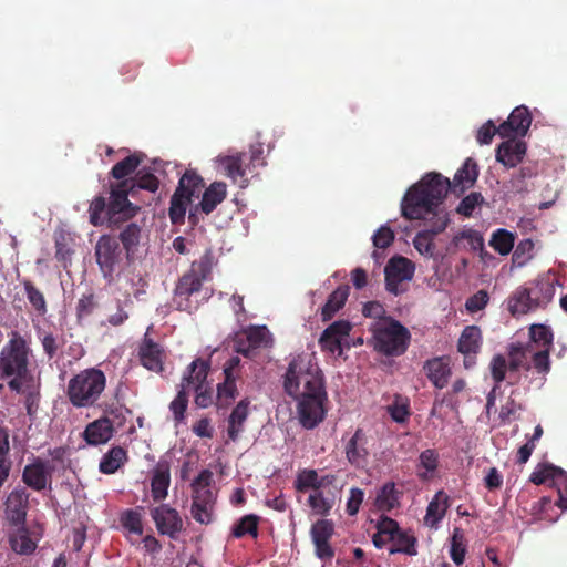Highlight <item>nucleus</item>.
<instances>
[{"label": "nucleus", "instance_id": "38", "mask_svg": "<svg viewBox=\"0 0 567 567\" xmlns=\"http://www.w3.org/2000/svg\"><path fill=\"white\" fill-rule=\"evenodd\" d=\"M25 297L33 311L43 317L48 312V305L43 292L29 279L22 281Z\"/></svg>", "mask_w": 567, "mask_h": 567}, {"label": "nucleus", "instance_id": "2", "mask_svg": "<svg viewBox=\"0 0 567 567\" xmlns=\"http://www.w3.org/2000/svg\"><path fill=\"white\" fill-rule=\"evenodd\" d=\"M477 177L478 166L471 157L457 169L453 181L436 172L426 173L406 190L401 202V214L408 220H415L441 207L449 190L455 196L464 194L474 186Z\"/></svg>", "mask_w": 567, "mask_h": 567}, {"label": "nucleus", "instance_id": "58", "mask_svg": "<svg viewBox=\"0 0 567 567\" xmlns=\"http://www.w3.org/2000/svg\"><path fill=\"white\" fill-rule=\"evenodd\" d=\"M553 485L557 489L558 499L555 504L561 509H567V473L560 468Z\"/></svg>", "mask_w": 567, "mask_h": 567}, {"label": "nucleus", "instance_id": "62", "mask_svg": "<svg viewBox=\"0 0 567 567\" xmlns=\"http://www.w3.org/2000/svg\"><path fill=\"white\" fill-rule=\"evenodd\" d=\"M190 389L196 392L195 404L199 408H207L213 403V393L210 389L204 388L205 381L197 382L193 379Z\"/></svg>", "mask_w": 567, "mask_h": 567}, {"label": "nucleus", "instance_id": "51", "mask_svg": "<svg viewBox=\"0 0 567 567\" xmlns=\"http://www.w3.org/2000/svg\"><path fill=\"white\" fill-rule=\"evenodd\" d=\"M215 262L214 252L210 248H208L198 260L192 262L188 270H194L198 277L206 281L210 277Z\"/></svg>", "mask_w": 567, "mask_h": 567}, {"label": "nucleus", "instance_id": "23", "mask_svg": "<svg viewBox=\"0 0 567 567\" xmlns=\"http://www.w3.org/2000/svg\"><path fill=\"white\" fill-rule=\"evenodd\" d=\"M482 346V331L477 326H467L461 333L458 339L457 349L464 354V364L466 368H471L475 362L471 358L476 355Z\"/></svg>", "mask_w": 567, "mask_h": 567}, {"label": "nucleus", "instance_id": "41", "mask_svg": "<svg viewBox=\"0 0 567 567\" xmlns=\"http://www.w3.org/2000/svg\"><path fill=\"white\" fill-rule=\"evenodd\" d=\"M237 378L225 377L224 382L217 385V406L224 409L229 406L236 399L238 391L236 385Z\"/></svg>", "mask_w": 567, "mask_h": 567}, {"label": "nucleus", "instance_id": "1", "mask_svg": "<svg viewBox=\"0 0 567 567\" xmlns=\"http://www.w3.org/2000/svg\"><path fill=\"white\" fill-rule=\"evenodd\" d=\"M285 392L297 401L300 424L316 427L327 414L328 394L322 370L312 354L292 358L284 375Z\"/></svg>", "mask_w": 567, "mask_h": 567}, {"label": "nucleus", "instance_id": "32", "mask_svg": "<svg viewBox=\"0 0 567 567\" xmlns=\"http://www.w3.org/2000/svg\"><path fill=\"white\" fill-rule=\"evenodd\" d=\"M525 286L518 287L507 299V310L512 316L517 317L535 311L533 301L529 297Z\"/></svg>", "mask_w": 567, "mask_h": 567}, {"label": "nucleus", "instance_id": "48", "mask_svg": "<svg viewBox=\"0 0 567 567\" xmlns=\"http://www.w3.org/2000/svg\"><path fill=\"white\" fill-rule=\"evenodd\" d=\"M55 258L63 264V267L66 268L68 264L71 261V256L73 250L71 248L70 235L65 231H60L55 235Z\"/></svg>", "mask_w": 567, "mask_h": 567}, {"label": "nucleus", "instance_id": "47", "mask_svg": "<svg viewBox=\"0 0 567 567\" xmlns=\"http://www.w3.org/2000/svg\"><path fill=\"white\" fill-rule=\"evenodd\" d=\"M245 339L251 343L255 350L266 348L271 342L270 332L266 326H250L244 330Z\"/></svg>", "mask_w": 567, "mask_h": 567}, {"label": "nucleus", "instance_id": "30", "mask_svg": "<svg viewBox=\"0 0 567 567\" xmlns=\"http://www.w3.org/2000/svg\"><path fill=\"white\" fill-rule=\"evenodd\" d=\"M227 186L224 182L212 183L199 202L200 213L209 215L226 198Z\"/></svg>", "mask_w": 567, "mask_h": 567}, {"label": "nucleus", "instance_id": "16", "mask_svg": "<svg viewBox=\"0 0 567 567\" xmlns=\"http://www.w3.org/2000/svg\"><path fill=\"white\" fill-rule=\"evenodd\" d=\"M140 363L148 371L162 373L166 359L163 347L153 339L144 337L137 350Z\"/></svg>", "mask_w": 567, "mask_h": 567}, {"label": "nucleus", "instance_id": "7", "mask_svg": "<svg viewBox=\"0 0 567 567\" xmlns=\"http://www.w3.org/2000/svg\"><path fill=\"white\" fill-rule=\"evenodd\" d=\"M203 186L204 181L195 171L188 169L179 178L168 208V216L173 225L184 224L187 208L193 197L199 194Z\"/></svg>", "mask_w": 567, "mask_h": 567}, {"label": "nucleus", "instance_id": "14", "mask_svg": "<svg viewBox=\"0 0 567 567\" xmlns=\"http://www.w3.org/2000/svg\"><path fill=\"white\" fill-rule=\"evenodd\" d=\"M385 288L390 293L398 296L402 292L400 284L411 280L414 275V265L405 257L396 256L389 260L384 268Z\"/></svg>", "mask_w": 567, "mask_h": 567}, {"label": "nucleus", "instance_id": "63", "mask_svg": "<svg viewBox=\"0 0 567 567\" xmlns=\"http://www.w3.org/2000/svg\"><path fill=\"white\" fill-rule=\"evenodd\" d=\"M122 525L133 534L142 535L143 533L141 515L133 509H128L123 514Z\"/></svg>", "mask_w": 567, "mask_h": 567}, {"label": "nucleus", "instance_id": "6", "mask_svg": "<svg viewBox=\"0 0 567 567\" xmlns=\"http://www.w3.org/2000/svg\"><path fill=\"white\" fill-rule=\"evenodd\" d=\"M373 349L386 357L404 354L411 343V332L399 320L388 317L371 324Z\"/></svg>", "mask_w": 567, "mask_h": 567}, {"label": "nucleus", "instance_id": "34", "mask_svg": "<svg viewBox=\"0 0 567 567\" xmlns=\"http://www.w3.org/2000/svg\"><path fill=\"white\" fill-rule=\"evenodd\" d=\"M141 238L142 228L136 223H128L120 233L118 240L122 243L123 249L126 252V259H131L135 254Z\"/></svg>", "mask_w": 567, "mask_h": 567}, {"label": "nucleus", "instance_id": "8", "mask_svg": "<svg viewBox=\"0 0 567 567\" xmlns=\"http://www.w3.org/2000/svg\"><path fill=\"white\" fill-rule=\"evenodd\" d=\"M213 473L203 470L192 483V516L200 524L208 525L213 522L216 494L212 489Z\"/></svg>", "mask_w": 567, "mask_h": 567}, {"label": "nucleus", "instance_id": "24", "mask_svg": "<svg viewBox=\"0 0 567 567\" xmlns=\"http://www.w3.org/2000/svg\"><path fill=\"white\" fill-rule=\"evenodd\" d=\"M114 426L107 416H102L90 422L83 432V439L89 445H100L107 443L114 435Z\"/></svg>", "mask_w": 567, "mask_h": 567}, {"label": "nucleus", "instance_id": "45", "mask_svg": "<svg viewBox=\"0 0 567 567\" xmlns=\"http://www.w3.org/2000/svg\"><path fill=\"white\" fill-rule=\"evenodd\" d=\"M529 337L533 343L537 344L542 350H550L553 347L554 333L548 326L532 324L529 328Z\"/></svg>", "mask_w": 567, "mask_h": 567}, {"label": "nucleus", "instance_id": "29", "mask_svg": "<svg viewBox=\"0 0 567 567\" xmlns=\"http://www.w3.org/2000/svg\"><path fill=\"white\" fill-rule=\"evenodd\" d=\"M424 371L435 388L443 389L451 375L450 361L445 357L430 359L424 364Z\"/></svg>", "mask_w": 567, "mask_h": 567}, {"label": "nucleus", "instance_id": "33", "mask_svg": "<svg viewBox=\"0 0 567 567\" xmlns=\"http://www.w3.org/2000/svg\"><path fill=\"white\" fill-rule=\"evenodd\" d=\"M126 461V450L122 446H114L103 455L99 470L103 474H114Z\"/></svg>", "mask_w": 567, "mask_h": 567}, {"label": "nucleus", "instance_id": "60", "mask_svg": "<svg viewBox=\"0 0 567 567\" xmlns=\"http://www.w3.org/2000/svg\"><path fill=\"white\" fill-rule=\"evenodd\" d=\"M97 302L93 292L83 295L76 303V317L82 319L89 317L96 309Z\"/></svg>", "mask_w": 567, "mask_h": 567}, {"label": "nucleus", "instance_id": "56", "mask_svg": "<svg viewBox=\"0 0 567 567\" xmlns=\"http://www.w3.org/2000/svg\"><path fill=\"white\" fill-rule=\"evenodd\" d=\"M310 533L313 543L329 542L333 534V524L328 519H320L312 525Z\"/></svg>", "mask_w": 567, "mask_h": 567}, {"label": "nucleus", "instance_id": "5", "mask_svg": "<svg viewBox=\"0 0 567 567\" xmlns=\"http://www.w3.org/2000/svg\"><path fill=\"white\" fill-rule=\"evenodd\" d=\"M106 389V375L97 368H87L68 381L65 395L76 409L93 408Z\"/></svg>", "mask_w": 567, "mask_h": 567}, {"label": "nucleus", "instance_id": "19", "mask_svg": "<svg viewBox=\"0 0 567 567\" xmlns=\"http://www.w3.org/2000/svg\"><path fill=\"white\" fill-rule=\"evenodd\" d=\"M351 329L352 326L348 320H338L331 323L323 330L321 337L319 338L321 350L332 354L336 352L341 354V342L346 337L349 336Z\"/></svg>", "mask_w": 567, "mask_h": 567}, {"label": "nucleus", "instance_id": "61", "mask_svg": "<svg viewBox=\"0 0 567 567\" xmlns=\"http://www.w3.org/2000/svg\"><path fill=\"white\" fill-rule=\"evenodd\" d=\"M507 371V360L505 357L502 354L495 355L491 362V374L496 383L495 386H498V384L505 380Z\"/></svg>", "mask_w": 567, "mask_h": 567}, {"label": "nucleus", "instance_id": "31", "mask_svg": "<svg viewBox=\"0 0 567 567\" xmlns=\"http://www.w3.org/2000/svg\"><path fill=\"white\" fill-rule=\"evenodd\" d=\"M349 293L350 287L348 285H342L329 295L327 302L321 308L322 321L331 320L334 315L341 308H343L346 301L348 300Z\"/></svg>", "mask_w": 567, "mask_h": 567}, {"label": "nucleus", "instance_id": "17", "mask_svg": "<svg viewBox=\"0 0 567 567\" xmlns=\"http://www.w3.org/2000/svg\"><path fill=\"white\" fill-rule=\"evenodd\" d=\"M369 439L362 429H357L344 444V454L348 462L357 467L364 468L369 464Z\"/></svg>", "mask_w": 567, "mask_h": 567}, {"label": "nucleus", "instance_id": "27", "mask_svg": "<svg viewBox=\"0 0 567 567\" xmlns=\"http://www.w3.org/2000/svg\"><path fill=\"white\" fill-rule=\"evenodd\" d=\"M250 403L248 398L241 399L227 419V436L233 442H236L244 432V424L249 415Z\"/></svg>", "mask_w": 567, "mask_h": 567}, {"label": "nucleus", "instance_id": "64", "mask_svg": "<svg viewBox=\"0 0 567 567\" xmlns=\"http://www.w3.org/2000/svg\"><path fill=\"white\" fill-rule=\"evenodd\" d=\"M394 240V233L389 226H381L373 235L372 241L377 248H388Z\"/></svg>", "mask_w": 567, "mask_h": 567}, {"label": "nucleus", "instance_id": "37", "mask_svg": "<svg viewBox=\"0 0 567 567\" xmlns=\"http://www.w3.org/2000/svg\"><path fill=\"white\" fill-rule=\"evenodd\" d=\"M401 493L395 488L393 482L385 483L375 497V506L379 511L390 512L400 504Z\"/></svg>", "mask_w": 567, "mask_h": 567}, {"label": "nucleus", "instance_id": "53", "mask_svg": "<svg viewBox=\"0 0 567 567\" xmlns=\"http://www.w3.org/2000/svg\"><path fill=\"white\" fill-rule=\"evenodd\" d=\"M466 554V544L464 539V535L461 530V528L456 527L453 530V535L451 538V548H450V555L452 560L456 565H461L464 563Z\"/></svg>", "mask_w": 567, "mask_h": 567}, {"label": "nucleus", "instance_id": "40", "mask_svg": "<svg viewBox=\"0 0 567 567\" xmlns=\"http://www.w3.org/2000/svg\"><path fill=\"white\" fill-rule=\"evenodd\" d=\"M9 451V433L0 425V488L8 481L12 466V463L8 457Z\"/></svg>", "mask_w": 567, "mask_h": 567}, {"label": "nucleus", "instance_id": "54", "mask_svg": "<svg viewBox=\"0 0 567 567\" xmlns=\"http://www.w3.org/2000/svg\"><path fill=\"white\" fill-rule=\"evenodd\" d=\"M484 203V197L480 192H472L456 207V213L464 217H472L474 210Z\"/></svg>", "mask_w": 567, "mask_h": 567}, {"label": "nucleus", "instance_id": "11", "mask_svg": "<svg viewBox=\"0 0 567 567\" xmlns=\"http://www.w3.org/2000/svg\"><path fill=\"white\" fill-rule=\"evenodd\" d=\"M427 216H431L429 218V229L419 231L413 239V245L421 255L432 256L434 251V237L446 229L450 224V217L443 208L439 207L433 212H426L417 219H427Z\"/></svg>", "mask_w": 567, "mask_h": 567}, {"label": "nucleus", "instance_id": "25", "mask_svg": "<svg viewBox=\"0 0 567 567\" xmlns=\"http://www.w3.org/2000/svg\"><path fill=\"white\" fill-rule=\"evenodd\" d=\"M484 248V238L478 230L468 228L457 233L447 246L450 254H456L460 250L482 251Z\"/></svg>", "mask_w": 567, "mask_h": 567}, {"label": "nucleus", "instance_id": "10", "mask_svg": "<svg viewBox=\"0 0 567 567\" xmlns=\"http://www.w3.org/2000/svg\"><path fill=\"white\" fill-rule=\"evenodd\" d=\"M95 258L103 277L111 281L114 272L121 268L124 259H126V252L120 246L116 237L102 235L95 245Z\"/></svg>", "mask_w": 567, "mask_h": 567}, {"label": "nucleus", "instance_id": "15", "mask_svg": "<svg viewBox=\"0 0 567 567\" xmlns=\"http://www.w3.org/2000/svg\"><path fill=\"white\" fill-rule=\"evenodd\" d=\"M151 516L162 535L176 538L177 534L183 529V520L179 513L166 504L152 508Z\"/></svg>", "mask_w": 567, "mask_h": 567}, {"label": "nucleus", "instance_id": "28", "mask_svg": "<svg viewBox=\"0 0 567 567\" xmlns=\"http://www.w3.org/2000/svg\"><path fill=\"white\" fill-rule=\"evenodd\" d=\"M244 153L236 155L219 156L218 162L227 177L234 183H238L240 187L247 186L246 177L247 166H244Z\"/></svg>", "mask_w": 567, "mask_h": 567}, {"label": "nucleus", "instance_id": "13", "mask_svg": "<svg viewBox=\"0 0 567 567\" xmlns=\"http://www.w3.org/2000/svg\"><path fill=\"white\" fill-rule=\"evenodd\" d=\"M53 466L50 461L34 457L22 471V482L35 492H42L51 487Z\"/></svg>", "mask_w": 567, "mask_h": 567}, {"label": "nucleus", "instance_id": "57", "mask_svg": "<svg viewBox=\"0 0 567 567\" xmlns=\"http://www.w3.org/2000/svg\"><path fill=\"white\" fill-rule=\"evenodd\" d=\"M318 473L315 470L301 471L295 481V487L298 492H305L308 488L317 491Z\"/></svg>", "mask_w": 567, "mask_h": 567}, {"label": "nucleus", "instance_id": "49", "mask_svg": "<svg viewBox=\"0 0 567 567\" xmlns=\"http://www.w3.org/2000/svg\"><path fill=\"white\" fill-rule=\"evenodd\" d=\"M447 499L449 497L444 494V492H439L434 499L430 502L426 509V520L434 524L441 520L445 512L447 509Z\"/></svg>", "mask_w": 567, "mask_h": 567}, {"label": "nucleus", "instance_id": "39", "mask_svg": "<svg viewBox=\"0 0 567 567\" xmlns=\"http://www.w3.org/2000/svg\"><path fill=\"white\" fill-rule=\"evenodd\" d=\"M9 543L12 550L20 555H30L37 548L23 525L18 526L17 532L10 535Z\"/></svg>", "mask_w": 567, "mask_h": 567}, {"label": "nucleus", "instance_id": "20", "mask_svg": "<svg viewBox=\"0 0 567 567\" xmlns=\"http://www.w3.org/2000/svg\"><path fill=\"white\" fill-rule=\"evenodd\" d=\"M29 494L22 487L14 488L4 502L7 519L14 526L24 525Z\"/></svg>", "mask_w": 567, "mask_h": 567}, {"label": "nucleus", "instance_id": "55", "mask_svg": "<svg viewBox=\"0 0 567 567\" xmlns=\"http://www.w3.org/2000/svg\"><path fill=\"white\" fill-rule=\"evenodd\" d=\"M525 350L522 346H512L509 350V359L507 361V369L509 372V384L517 382V377L513 378V373L517 372L524 365Z\"/></svg>", "mask_w": 567, "mask_h": 567}, {"label": "nucleus", "instance_id": "44", "mask_svg": "<svg viewBox=\"0 0 567 567\" xmlns=\"http://www.w3.org/2000/svg\"><path fill=\"white\" fill-rule=\"evenodd\" d=\"M258 522L259 517L256 515H245L233 527L231 535L235 538H241L245 535H250L256 538L258 536Z\"/></svg>", "mask_w": 567, "mask_h": 567}, {"label": "nucleus", "instance_id": "4", "mask_svg": "<svg viewBox=\"0 0 567 567\" xmlns=\"http://www.w3.org/2000/svg\"><path fill=\"white\" fill-rule=\"evenodd\" d=\"M31 358L28 339L18 331H11L0 350V380L7 382L10 391L20 393L24 385L35 382Z\"/></svg>", "mask_w": 567, "mask_h": 567}, {"label": "nucleus", "instance_id": "35", "mask_svg": "<svg viewBox=\"0 0 567 567\" xmlns=\"http://www.w3.org/2000/svg\"><path fill=\"white\" fill-rule=\"evenodd\" d=\"M143 158L144 154L142 153L135 152L130 154L112 167L110 172L111 176L121 182L127 179L126 177L132 175L137 169V167L143 162Z\"/></svg>", "mask_w": 567, "mask_h": 567}, {"label": "nucleus", "instance_id": "42", "mask_svg": "<svg viewBox=\"0 0 567 567\" xmlns=\"http://www.w3.org/2000/svg\"><path fill=\"white\" fill-rule=\"evenodd\" d=\"M515 243V236L506 229H497L493 233L489 245L499 255H508Z\"/></svg>", "mask_w": 567, "mask_h": 567}, {"label": "nucleus", "instance_id": "12", "mask_svg": "<svg viewBox=\"0 0 567 567\" xmlns=\"http://www.w3.org/2000/svg\"><path fill=\"white\" fill-rule=\"evenodd\" d=\"M204 281L194 270L183 274L176 282L173 295V302L177 310L192 313L198 308V301H194L192 297L200 292Z\"/></svg>", "mask_w": 567, "mask_h": 567}, {"label": "nucleus", "instance_id": "50", "mask_svg": "<svg viewBox=\"0 0 567 567\" xmlns=\"http://www.w3.org/2000/svg\"><path fill=\"white\" fill-rule=\"evenodd\" d=\"M386 411L394 422L404 423L410 416L409 400L396 394L393 402L386 406Z\"/></svg>", "mask_w": 567, "mask_h": 567}, {"label": "nucleus", "instance_id": "46", "mask_svg": "<svg viewBox=\"0 0 567 567\" xmlns=\"http://www.w3.org/2000/svg\"><path fill=\"white\" fill-rule=\"evenodd\" d=\"M393 547L390 548L391 554L403 553L410 556L416 555L415 543L416 539L413 535L406 532L399 530L398 534L391 539Z\"/></svg>", "mask_w": 567, "mask_h": 567}, {"label": "nucleus", "instance_id": "59", "mask_svg": "<svg viewBox=\"0 0 567 567\" xmlns=\"http://www.w3.org/2000/svg\"><path fill=\"white\" fill-rule=\"evenodd\" d=\"M19 394L24 395V405L28 415H33L38 409V402H39V390L34 385V383H28L24 385V390L20 391Z\"/></svg>", "mask_w": 567, "mask_h": 567}, {"label": "nucleus", "instance_id": "9", "mask_svg": "<svg viewBox=\"0 0 567 567\" xmlns=\"http://www.w3.org/2000/svg\"><path fill=\"white\" fill-rule=\"evenodd\" d=\"M208 370V361L202 358L194 360L187 367L182 378L181 389L178 390L175 399L169 404V409L176 423H181L185 419V412L188 406V392L190 390L192 382H194L193 379H195L197 383L200 381H206Z\"/></svg>", "mask_w": 567, "mask_h": 567}, {"label": "nucleus", "instance_id": "21", "mask_svg": "<svg viewBox=\"0 0 567 567\" xmlns=\"http://www.w3.org/2000/svg\"><path fill=\"white\" fill-rule=\"evenodd\" d=\"M529 297L533 301L535 311L538 309H545L549 302H551L555 296V285L549 277H540L534 281L525 285Z\"/></svg>", "mask_w": 567, "mask_h": 567}, {"label": "nucleus", "instance_id": "18", "mask_svg": "<svg viewBox=\"0 0 567 567\" xmlns=\"http://www.w3.org/2000/svg\"><path fill=\"white\" fill-rule=\"evenodd\" d=\"M532 124V115L525 105L515 107L509 114L507 121L498 126V134L502 137L515 138L524 136Z\"/></svg>", "mask_w": 567, "mask_h": 567}, {"label": "nucleus", "instance_id": "26", "mask_svg": "<svg viewBox=\"0 0 567 567\" xmlns=\"http://www.w3.org/2000/svg\"><path fill=\"white\" fill-rule=\"evenodd\" d=\"M496 150V159L507 167H515L522 163L526 154V144L522 141L507 137Z\"/></svg>", "mask_w": 567, "mask_h": 567}, {"label": "nucleus", "instance_id": "52", "mask_svg": "<svg viewBox=\"0 0 567 567\" xmlns=\"http://www.w3.org/2000/svg\"><path fill=\"white\" fill-rule=\"evenodd\" d=\"M560 467L553 464H538L529 476V481L535 485H542L551 481L554 483Z\"/></svg>", "mask_w": 567, "mask_h": 567}, {"label": "nucleus", "instance_id": "3", "mask_svg": "<svg viewBox=\"0 0 567 567\" xmlns=\"http://www.w3.org/2000/svg\"><path fill=\"white\" fill-rule=\"evenodd\" d=\"M159 181L151 172L140 169L134 178L118 182L111 186L109 203L104 196H96L90 205V223L93 226L107 224L109 227L120 226L133 218L140 210L137 205L128 200V195L135 188L155 193L158 189Z\"/></svg>", "mask_w": 567, "mask_h": 567}, {"label": "nucleus", "instance_id": "22", "mask_svg": "<svg viewBox=\"0 0 567 567\" xmlns=\"http://www.w3.org/2000/svg\"><path fill=\"white\" fill-rule=\"evenodd\" d=\"M171 485V464L159 460L151 472V493L154 502H162L168 495Z\"/></svg>", "mask_w": 567, "mask_h": 567}, {"label": "nucleus", "instance_id": "43", "mask_svg": "<svg viewBox=\"0 0 567 567\" xmlns=\"http://www.w3.org/2000/svg\"><path fill=\"white\" fill-rule=\"evenodd\" d=\"M308 504L316 514L326 516L334 505V496L324 495L323 491H312Z\"/></svg>", "mask_w": 567, "mask_h": 567}, {"label": "nucleus", "instance_id": "36", "mask_svg": "<svg viewBox=\"0 0 567 567\" xmlns=\"http://www.w3.org/2000/svg\"><path fill=\"white\" fill-rule=\"evenodd\" d=\"M38 339L42 346L43 353L48 360L58 357L59 351L64 347L65 339L63 336H55L52 331L38 329Z\"/></svg>", "mask_w": 567, "mask_h": 567}]
</instances>
